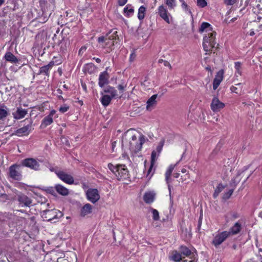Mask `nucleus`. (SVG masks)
I'll return each instance as SVG.
<instances>
[{
	"label": "nucleus",
	"instance_id": "nucleus-1",
	"mask_svg": "<svg viewBox=\"0 0 262 262\" xmlns=\"http://www.w3.org/2000/svg\"><path fill=\"white\" fill-rule=\"evenodd\" d=\"M199 32L200 33L207 32V34H205L204 37L203 46L205 51H210L215 45L216 33L212 31L211 25L206 22H203L201 24L199 28Z\"/></svg>",
	"mask_w": 262,
	"mask_h": 262
},
{
	"label": "nucleus",
	"instance_id": "nucleus-2",
	"mask_svg": "<svg viewBox=\"0 0 262 262\" xmlns=\"http://www.w3.org/2000/svg\"><path fill=\"white\" fill-rule=\"evenodd\" d=\"M38 1L42 11V15L38 18V21L40 23H44L48 20L53 11L55 0H49L50 4H48L47 0Z\"/></svg>",
	"mask_w": 262,
	"mask_h": 262
},
{
	"label": "nucleus",
	"instance_id": "nucleus-3",
	"mask_svg": "<svg viewBox=\"0 0 262 262\" xmlns=\"http://www.w3.org/2000/svg\"><path fill=\"white\" fill-rule=\"evenodd\" d=\"M108 168L115 174L118 180H126L129 178V171L124 165H114L109 163Z\"/></svg>",
	"mask_w": 262,
	"mask_h": 262
},
{
	"label": "nucleus",
	"instance_id": "nucleus-4",
	"mask_svg": "<svg viewBox=\"0 0 262 262\" xmlns=\"http://www.w3.org/2000/svg\"><path fill=\"white\" fill-rule=\"evenodd\" d=\"M62 216V213L56 209L46 210L42 212L41 215L44 221L52 223L57 222Z\"/></svg>",
	"mask_w": 262,
	"mask_h": 262
},
{
	"label": "nucleus",
	"instance_id": "nucleus-5",
	"mask_svg": "<svg viewBox=\"0 0 262 262\" xmlns=\"http://www.w3.org/2000/svg\"><path fill=\"white\" fill-rule=\"evenodd\" d=\"M117 32L114 29L112 30L106 37L100 36L98 38V41L99 43L105 42V47H111L114 45V41L118 38Z\"/></svg>",
	"mask_w": 262,
	"mask_h": 262
},
{
	"label": "nucleus",
	"instance_id": "nucleus-6",
	"mask_svg": "<svg viewBox=\"0 0 262 262\" xmlns=\"http://www.w3.org/2000/svg\"><path fill=\"white\" fill-rule=\"evenodd\" d=\"M28 122L27 124H24V126L21 128L16 129L14 132V135L18 137L27 136L29 134L32 127V120L31 119H26L21 122Z\"/></svg>",
	"mask_w": 262,
	"mask_h": 262
},
{
	"label": "nucleus",
	"instance_id": "nucleus-7",
	"mask_svg": "<svg viewBox=\"0 0 262 262\" xmlns=\"http://www.w3.org/2000/svg\"><path fill=\"white\" fill-rule=\"evenodd\" d=\"M230 236L228 231H224L216 233L211 242L212 244L217 248Z\"/></svg>",
	"mask_w": 262,
	"mask_h": 262
},
{
	"label": "nucleus",
	"instance_id": "nucleus-8",
	"mask_svg": "<svg viewBox=\"0 0 262 262\" xmlns=\"http://www.w3.org/2000/svg\"><path fill=\"white\" fill-rule=\"evenodd\" d=\"M17 200L21 207H30L32 204V200L23 193L17 194Z\"/></svg>",
	"mask_w": 262,
	"mask_h": 262
},
{
	"label": "nucleus",
	"instance_id": "nucleus-9",
	"mask_svg": "<svg viewBox=\"0 0 262 262\" xmlns=\"http://www.w3.org/2000/svg\"><path fill=\"white\" fill-rule=\"evenodd\" d=\"M21 164L25 167H28L35 171L40 170V164L38 162L33 158H26L21 162Z\"/></svg>",
	"mask_w": 262,
	"mask_h": 262
},
{
	"label": "nucleus",
	"instance_id": "nucleus-10",
	"mask_svg": "<svg viewBox=\"0 0 262 262\" xmlns=\"http://www.w3.org/2000/svg\"><path fill=\"white\" fill-rule=\"evenodd\" d=\"M56 174L58 178L64 183L68 184H73L74 183V178L71 175L62 170H58L56 171Z\"/></svg>",
	"mask_w": 262,
	"mask_h": 262
},
{
	"label": "nucleus",
	"instance_id": "nucleus-11",
	"mask_svg": "<svg viewBox=\"0 0 262 262\" xmlns=\"http://www.w3.org/2000/svg\"><path fill=\"white\" fill-rule=\"evenodd\" d=\"M60 64V62H56L54 60H51L48 64L42 66L39 68L38 71V75L42 74L47 76H49L50 71L54 65H58Z\"/></svg>",
	"mask_w": 262,
	"mask_h": 262
},
{
	"label": "nucleus",
	"instance_id": "nucleus-12",
	"mask_svg": "<svg viewBox=\"0 0 262 262\" xmlns=\"http://www.w3.org/2000/svg\"><path fill=\"white\" fill-rule=\"evenodd\" d=\"M18 166L13 164L9 167V176L10 178L15 180H20L22 178L21 173L18 171Z\"/></svg>",
	"mask_w": 262,
	"mask_h": 262
},
{
	"label": "nucleus",
	"instance_id": "nucleus-13",
	"mask_svg": "<svg viewBox=\"0 0 262 262\" xmlns=\"http://www.w3.org/2000/svg\"><path fill=\"white\" fill-rule=\"evenodd\" d=\"M56 114V111L52 110L50 111L49 114L45 117L41 121V127H46L47 126L51 124L53 122V117Z\"/></svg>",
	"mask_w": 262,
	"mask_h": 262
},
{
	"label": "nucleus",
	"instance_id": "nucleus-14",
	"mask_svg": "<svg viewBox=\"0 0 262 262\" xmlns=\"http://www.w3.org/2000/svg\"><path fill=\"white\" fill-rule=\"evenodd\" d=\"M88 199L93 203L98 201L100 198L98 191L97 189H90L86 192Z\"/></svg>",
	"mask_w": 262,
	"mask_h": 262
},
{
	"label": "nucleus",
	"instance_id": "nucleus-15",
	"mask_svg": "<svg viewBox=\"0 0 262 262\" xmlns=\"http://www.w3.org/2000/svg\"><path fill=\"white\" fill-rule=\"evenodd\" d=\"M225 107L224 103L220 101V100L216 97H214L210 104L211 110L214 112H217Z\"/></svg>",
	"mask_w": 262,
	"mask_h": 262
},
{
	"label": "nucleus",
	"instance_id": "nucleus-16",
	"mask_svg": "<svg viewBox=\"0 0 262 262\" xmlns=\"http://www.w3.org/2000/svg\"><path fill=\"white\" fill-rule=\"evenodd\" d=\"M158 13L160 16L166 23L170 24V21L169 16H170V14L168 12L167 9L163 5L159 7Z\"/></svg>",
	"mask_w": 262,
	"mask_h": 262
},
{
	"label": "nucleus",
	"instance_id": "nucleus-17",
	"mask_svg": "<svg viewBox=\"0 0 262 262\" xmlns=\"http://www.w3.org/2000/svg\"><path fill=\"white\" fill-rule=\"evenodd\" d=\"M136 132L138 134V137L139 138V143H137L135 146V149H134V151L135 152H138V151L140 150L142 147V145L145 143L146 140H145V137L141 133L139 132L138 130H137L135 129H134L132 128V131Z\"/></svg>",
	"mask_w": 262,
	"mask_h": 262
},
{
	"label": "nucleus",
	"instance_id": "nucleus-18",
	"mask_svg": "<svg viewBox=\"0 0 262 262\" xmlns=\"http://www.w3.org/2000/svg\"><path fill=\"white\" fill-rule=\"evenodd\" d=\"M223 75L224 71L222 70H220L216 73L213 81V89L214 90H215L218 88L221 82L222 81L223 79Z\"/></svg>",
	"mask_w": 262,
	"mask_h": 262
},
{
	"label": "nucleus",
	"instance_id": "nucleus-19",
	"mask_svg": "<svg viewBox=\"0 0 262 262\" xmlns=\"http://www.w3.org/2000/svg\"><path fill=\"white\" fill-rule=\"evenodd\" d=\"M27 114V111L20 107H17L15 112L12 113V115L14 119L19 120L25 117Z\"/></svg>",
	"mask_w": 262,
	"mask_h": 262
},
{
	"label": "nucleus",
	"instance_id": "nucleus-20",
	"mask_svg": "<svg viewBox=\"0 0 262 262\" xmlns=\"http://www.w3.org/2000/svg\"><path fill=\"white\" fill-rule=\"evenodd\" d=\"M108 74L106 71L103 72L100 74L98 82L100 87L103 88L105 84L108 83Z\"/></svg>",
	"mask_w": 262,
	"mask_h": 262
},
{
	"label": "nucleus",
	"instance_id": "nucleus-21",
	"mask_svg": "<svg viewBox=\"0 0 262 262\" xmlns=\"http://www.w3.org/2000/svg\"><path fill=\"white\" fill-rule=\"evenodd\" d=\"M242 230V225L239 221L236 222L233 226H232L228 232L229 235H236L238 234Z\"/></svg>",
	"mask_w": 262,
	"mask_h": 262
},
{
	"label": "nucleus",
	"instance_id": "nucleus-22",
	"mask_svg": "<svg viewBox=\"0 0 262 262\" xmlns=\"http://www.w3.org/2000/svg\"><path fill=\"white\" fill-rule=\"evenodd\" d=\"M9 114V108L4 104H0V120H5Z\"/></svg>",
	"mask_w": 262,
	"mask_h": 262
},
{
	"label": "nucleus",
	"instance_id": "nucleus-23",
	"mask_svg": "<svg viewBox=\"0 0 262 262\" xmlns=\"http://www.w3.org/2000/svg\"><path fill=\"white\" fill-rule=\"evenodd\" d=\"M56 191L60 195L66 196L69 193V189L61 184H56L55 186Z\"/></svg>",
	"mask_w": 262,
	"mask_h": 262
},
{
	"label": "nucleus",
	"instance_id": "nucleus-24",
	"mask_svg": "<svg viewBox=\"0 0 262 262\" xmlns=\"http://www.w3.org/2000/svg\"><path fill=\"white\" fill-rule=\"evenodd\" d=\"M158 97L157 94L153 95L147 101L146 108L147 110H151L157 104L156 99Z\"/></svg>",
	"mask_w": 262,
	"mask_h": 262
},
{
	"label": "nucleus",
	"instance_id": "nucleus-25",
	"mask_svg": "<svg viewBox=\"0 0 262 262\" xmlns=\"http://www.w3.org/2000/svg\"><path fill=\"white\" fill-rule=\"evenodd\" d=\"M155 198V193L153 192H147L145 193L143 196L144 202L147 204L152 203Z\"/></svg>",
	"mask_w": 262,
	"mask_h": 262
},
{
	"label": "nucleus",
	"instance_id": "nucleus-26",
	"mask_svg": "<svg viewBox=\"0 0 262 262\" xmlns=\"http://www.w3.org/2000/svg\"><path fill=\"white\" fill-rule=\"evenodd\" d=\"M4 58L6 61L12 63H17L18 61L17 58L10 52L6 53Z\"/></svg>",
	"mask_w": 262,
	"mask_h": 262
},
{
	"label": "nucleus",
	"instance_id": "nucleus-27",
	"mask_svg": "<svg viewBox=\"0 0 262 262\" xmlns=\"http://www.w3.org/2000/svg\"><path fill=\"white\" fill-rule=\"evenodd\" d=\"M92 206L90 204L84 205L81 209L80 215L82 216H84L92 212Z\"/></svg>",
	"mask_w": 262,
	"mask_h": 262
},
{
	"label": "nucleus",
	"instance_id": "nucleus-28",
	"mask_svg": "<svg viewBox=\"0 0 262 262\" xmlns=\"http://www.w3.org/2000/svg\"><path fill=\"white\" fill-rule=\"evenodd\" d=\"M113 99L109 95H103L100 100L102 105L106 107L108 106Z\"/></svg>",
	"mask_w": 262,
	"mask_h": 262
},
{
	"label": "nucleus",
	"instance_id": "nucleus-29",
	"mask_svg": "<svg viewBox=\"0 0 262 262\" xmlns=\"http://www.w3.org/2000/svg\"><path fill=\"white\" fill-rule=\"evenodd\" d=\"M169 259L175 262H179L182 260L181 254L177 251H173L172 252L171 255L169 257Z\"/></svg>",
	"mask_w": 262,
	"mask_h": 262
},
{
	"label": "nucleus",
	"instance_id": "nucleus-30",
	"mask_svg": "<svg viewBox=\"0 0 262 262\" xmlns=\"http://www.w3.org/2000/svg\"><path fill=\"white\" fill-rule=\"evenodd\" d=\"M96 70L95 66L92 63H86L84 66L83 70L85 72L91 74L95 72Z\"/></svg>",
	"mask_w": 262,
	"mask_h": 262
},
{
	"label": "nucleus",
	"instance_id": "nucleus-31",
	"mask_svg": "<svg viewBox=\"0 0 262 262\" xmlns=\"http://www.w3.org/2000/svg\"><path fill=\"white\" fill-rule=\"evenodd\" d=\"M179 249L181 254L186 256H189L192 253L191 250L185 246H181Z\"/></svg>",
	"mask_w": 262,
	"mask_h": 262
},
{
	"label": "nucleus",
	"instance_id": "nucleus-32",
	"mask_svg": "<svg viewBox=\"0 0 262 262\" xmlns=\"http://www.w3.org/2000/svg\"><path fill=\"white\" fill-rule=\"evenodd\" d=\"M146 11V8L143 6H141L139 10H138V17L139 19L142 20L144 17H145V14Z\"/></svg>",
	"mask_w": 262,
	"mask_h": 262
},
{
	"label": "nucleus",
	"instance_id": "nucleus-33",
	"mask_svg": "<svg viewBox=\"0 0 262 262\" xmlns=\"http://www.w3.org/2000/svg\"><path fill=\"white\" fill-rule=\"evenodd\" d=\"M149 211L152 213V217L154 221H158L159 220V213L158 211L153 208L150 207Z\"/></svg>",
	"mask_w": 262,
	"mask_h": 262
},
{
	"label": "nucleus",
	"instance_id": "nucleus-34",
	"mask_svg": "<svg viewBox=\"0 0 262 262\" xmlns=\"http://www.w3.org/2000/svg\"><path fill=\"white\" fill-rule=\"evenodd\" d=\"M174 165H170L165 172V180L167 184L169 183V179L174 169Z\"/></svg>",
	"mask_w": 262,
	"mask_h": 262
},
{
	"label": "nucleus",
	"instance_id": "nucleus-35",
	"mask_svg": "<svg viewBox=\"0 0 262 262\" xmlns=\"http://www.w3.org/2000/svg\"><path fill=\"white\" fill-rule=\"evenodd\" d=\"M225 188V186H223L222 184H219L216 189L214 190V192L213 194V196L214 198H216L219 194V193Z\"/></svg>",
	"mask_w": 262,
	"mask_h": 262
},
{
	"label": "nucleus",
	"instance_id": "nucleus-36",
	"mask_svg": "<svg viewBox=\"0 0 262 262\" xmlns=\"http://www.w3.org/2000/svg\"><path fill=\"white\" fill-rule=\"evenodd\" d=\"M105 93H108L110 94L109 95L113 98H114L117 95V91L115 89V88L113 87H108L104 90Z\"/></svg>",
	"mask_w": 262,
	"mask_h": 262
},
{
	"label": "nucleus",
	"instance_id": "nucleus-37",
	"mask_svg": "<svg viewBox=\"0 0 262 262\" xmlns=\"http://www.w3.org/2000/svg\"><path fill=\"white\" fill-rule=\"evenodd\" d=\"M141 106L142 105L140 103H139V104L136 103L134 105V106H132V112H134L136 114L140 113L143 110V108L141 107Z\"/></svg>",
	"mask_w": 262,
	"mask_h": 262
},
{
	"label": "nucleus",
	"instance_id": "nucleus-38",
	"mask_svg": "<svg viewBox=\"0 0 262 262\" xmlns=\"http://www.w3.org/2000/svg\"><path fill=\"white\" fill-rule=\"evenodd\" d=\"M165 3L169 9H173L176 6V0H165Z\"/></svg>",
	"mask_w": 262,
	"mask_h": 262
},
{
	"label": "nucleus",
	"instance_id": "nucleus-39",
	"mask_svg": "<svg viewBox=\"0 0 262 262\" xmlns=\"http://www.w3.org/2000/svg\"><path fill=\"white\" fill-rule=\"evenodd\" d=\"M159 156V154L157 153L156 151L153 150L151 155V165L154 164L157 158Z\"/></svg>",
	"mask_w": 262,
	"mask_h": 262
},
{
	"label": "nucleus",
	"instance_id": "nucleus-40",
	"mask_svg": "<svg viewBox=\"0 0 262 262\" xmlns=\"http://www.w3.org/2000/svg\"><path fill=\"white\" fill-rule=\"evenodd\" d=\"M70 108V107L68 105L66 104H64L60 106L59 108V111L61 113H64L67 112Z\"/></svg>",
	"mask_w": 262,
	"mask_h": 262
},
{
	"label": "nucleus",
	"instance_id": "nucleus-41",
	"mask_svg": "<svg viewBox=\"0 0 262 262\" xmlns=\"http://www.w3.org/2000/svg\"><path fill=\"white\" fill-rule=\"evenodd\" d=\"M234 191V188H232L230 190H229L227 192H226L224 194L223 198L224 200H228L229 199L231 195L232 194Z\"/></svg>",
	"mask_w": 262,
	"mask_h": 262
},
{
	"label": "nucleus",
	"instance_id": "nucleus-42",
	"mask_svg": "<svg viewBox=\"0 0 262 262\" xmlns=\"http://www.w3.org/2000/svg\"><path fill=\"white\" fill-rule=\"evenodd\" d=\"M45 165L49 169V170L51 172H54L56 173V171H58V170H57V168H54L53 167L52 165L49 162H46L45 163Z\"/></svg>",
	"mask_w": 262,
	"mask_h": 262
},
{
	"label": "nucleus",
	"instance_id": "nucleus-43",
	"mask_svg": "<svg viewBox=\"0 0 262 262\" xmlns=\"http://www.w3.org/2000/svg\"><path fill=\"white\" fill-rule=\"evenodd\" d=\"M236 85L237 86H239L240 87L241 90H242V86H241L242 84L241 83H239ZM230 90L232 91V92L235 93L236 94H238L241 92V90L238 91L237 88H236V86H232L230 88Z\"/></svg>",
	"mask_w": 262,
	"mask_h": 262
},
{
	"label": "nucleus",
	"instance_id": "nucleus-44",
	"mask_svg": "<svg viewBox=\"0 0 262 262\" xmlns=\"http://www.w3.org/2000/svg\"><path fill=\"white\" fill-rule=\"evenodd\" d=\"M124 14L125 16H129L131 13V7L129 5H127L123 10Z\"/></svg>",
	"mask_w": 262,
	"mask_h": 262
},
{
	"label": "nucleus",
	"instance_id": "nucleus-45",
	"mask_svg": "<svg viewBox=\"0 0 262 262\" xmlns=\"http://www.w3.org/2000/svg\"><path fill=\"white\" fill-rule=\"evenodd\" d=\"M207 4L206 0H197V5L201 8L205 7Z\"/></svg>",
	"mask_w": 262,
	"mask_h": 262
},
{
	"label": "nucleus",
	"instance_id": "nucleus-46",
	"mask_svg": "<svg viewBox=\"0 0 262 262\" xmlns=\"http://www.w3.org/2000/svg\"><path fill=\"white\" fill-rule=\"evenodd\" d=\"M235 68L236 70V72L238 73L239 75H241L242 72L241 71V63L240 62H235Z\"/></svg>",
	"mask_w": 262,
	"mask_h": 262
},
{
	"label": "nucleus",
	"instance_id": "nucleus-47",
	"mask_svg": "<svg viewBox=\"0 0 262 262\" xmlns=\"http://www.w3.org/2000/svg\"><path fill=\"white\" fill-rule=\"evenodd\" d=\"M182 7L183 9L185 10L186 12H188L189 14H191V11L190 9L185 2L182 4Z\"/></svg>",
	"mask_w": 262,
	"mask_h": 262
},
{
	"label": "nucleus",
	"instance_id": "nucleus-48",
	"mask_svg": "<svg viewBox=\"0 0 262 262\" xmlns=\"http://www.w3.org/2000/svg\"><path fill=\"white\" fill-rule=\"evenodd\" d=\"M164 141H161L160 142L159 144L157 147V148H156L157 151H157V152H158L159 154L162 149V148H163V146L164 145Z\"/></svg>",
	"mask_w": 262,
	"mask_h": 262
},
{
	"label": "nucleus",
	"instance_id": "nucleus-49",
	"mask_svg": "<svg viewBox=\"0 0 262 262\" xmlns=\"http://www.w3.org/2000/svg\"><path fill=\"white\" fill-rule=\"evenodd\" d=\"M202 219H203V214H202V213H201L199 219V221H198V224L197 229L198 231H199L201 229V227L202 223Z\"/></svg>",
	"mask_w": 262,
	"mask_h": 262
},
{
	"label": "nucleus",
	"instance_id": "nucleus-50",
	"mask_svg": "<svg viewBox=\"0 0 262 262\" xmlns=\"http://www.w3.org/2000/svg\"><path fill=\"white\" fill-rule=\"evenodd\" d=\"M225 4L227 5H233L238 0H224Z\"/></svg>",
	"mask_w": 262,
	"mask_h": 262
},
{
	"label": "nucleus",
	"instance_id": "nucleus-51",
	"mask_svg": "<svg viewBox=\"0 0 262 262\" xmlns=\"http://www.w3.org/2000/svg\"><path fill=\"white\" fill-rule=\"evenodd\" d=\"M238 182L236 181L235 179H233L231 180L230 183V186L231 187H232L234 189V188L236 186Z\"/></svg>",
	"mask_w": 262,
	"mask_h": 262
},
{
	"label": "nucleus",
	"instance_id": "nucleus-52",
	"mask_svg": "<svg viewBox=\"0 0 262 262\" xmlns=\"http://www.w3.org/2000/svg\"><path fill=\"white\" fill-rule=\"evenodd\" d=\"M127 0H118V4L120 6H124L127 2Z\"/></svg>",
	"mask_w": 262,
	"mask_h": 262
},
{
	"label": "nucleus",
	"instance_id": "nucleus-53",
	"mask_svg": "<svg viewBox=\"0 0 262 262\" xmlns=\"http://www.w3.org/2000/svg\"><path fill=\"white\" fill-rule=\"evenodd\" d=\"M232 219L235 220L239 217V214L237 212H233L231 214Z\"/></svg>",
	"mask_w": 262,
	"mask_h": 262
},
{
	"label": "nucleus",
	"instance_id": "nucleus-54",
	"mask_svg": "<svg viewBox=\"0 0 262 262\" xmlns=\"http://www.w3.org/2000/svg\"><path fill=\"white\" fill-rule=\"evenodd\" d=\"M116 145V141H113L112 142V151L114 152L115 151V148Z\"/></svg>",
	"mask_w": 262,
	"mask_h": 262
},
{
	"label": "nucleus",
	"instance_id": "nucleus-55",
	"mask_svg": "<svg viewBox=\"0 0 262 262\" xmlns=\"http://www.w3.org/2000/svg\"><path fill=\"white\" fill-rule=\"evenodd\" d=\"M163 64H164V65L165 67H169L170 69H171V65H170V63H169L168 61H166V60L164 61Z\"/></svg>",
	"mask_w": 262,
	"mask_h": 262
},
{
	"label": "nucleus",
	"instance_id": "nucleus-56",
	"mask_svg": "<svg viewBox=\"0 0 262 262\" xmlns=\"http://www.w3.org/2000/svg\"><path fill=\"white\" fill-rule=\"evenodd\" d=\"M125 87V86L123 84H119L118 86V89L120 91H123L124 90Z\"/></svg>",
	"mask_w": 262,
	"mask_h": 262
},
{
	"label": "nucleus",
	"instance_id": "nucleus-57",
	"mask_svg": "<svg viewBox=\"0 0 262 262\" xmlns=\"http://www.w3.org/2000/svg\"><path fill=\"white\" fill-rule=\"evenodd\" d=\"M154 164L151 165V163H150V166L148 170L147 174V177L149 175L150 173L151 172L152 170V167L154 166Z\"/></svg>",
	"mask_w": 262,
	"mask_h": 262
},
{
	"label": "nucleus",
	"instance_id": "nucleus-58",
	"mask_svg": "<svg viewBox=\"0 0 262 262\" xmlns=\"http://www.w3.org/2000/svg\"><path fill=\"white\" fill-rule=\"evenodd\" d=\"M237 19V17H234L233 18H232V19H231L228 22H227V20H226V22L228 23V24H230L231 23H233L234 21H235Z\"/></svg>",
	"mask_w": 262,
	"mask_h": 262
},
{
	"label": "nucleus",
	"instance_id": "nucleus-59",
	"mask_svg": "<svg viewBox=\"0 0 262 262\" xmlns=\"http://www.w3.org/2000/svg\"><path fill=\"white\" fill-rule=\"evenodd\" d=\"M256 31L259 32L262 31V24L259 25L258 29L255 30Z\"/></svg>",
	"mask_w": 262,
	"mask_h": 262
},
{
	"label": "nucleus",
	"instance_id": "nucleus-60",
	"mask_svg": "<svg viewBox=\"0 0 262 262\" xmlns=\"http://www.w3.org/2000/svg\"><path fill=\"white\" fill-rule=\"evenodd\" d=\"M255 34L254 30V29H251L250 31L249 35L250 36H253Z\"/></svg>",
	"mask_w": 262,
	"mask_h": 262
},
{
	"label": "nucleus",
	"instance_id": "nucleus-61",
	"mask_svg": "<svg viewBox=\"0 0 262 262\" xmlns=\"http://www.w3.org/2000/svg\"><path fill=\"white\" fill-rule=\"evenodd\" d=\"M94 59H95V61H96L97 63H100V62H101V60L100 58H96V57H94Z\"/></svg>",
	"mask_w": 262,
	"mask_h": 262
},
{
	"label": "nucleus",
	"instance_id": "nucleus-62",
	"mask_svg": "<svg viewBox=\"0 0 262 262\" xmlns=\"http://www.w3.org/2000/svg\"><path fill=\"white\" fill-rule=\"evenodd\" d=\"M52 60H54V61H56V62H60V63H61V60H57V57H54Z\"/></svg>",
	"mask_w": 262,
	"mask_h": 262
},
{
	"label": "nucleus",
	"instance_id": "nucleus-63",
	"mask_svg": "<svg viewBox=\"0 0 262 262\" xmlns=\"http://www.w3.org/2000/svg\"><path fill=\"white\" fill-rule=\"evenodd\" d=\"M48 190L51 192V193H52L54 192V188L53 187H49L48 189Z\"/></svg>",
	"mask_w": 262,
	"mask_h": 262
},
{
	"label": "nucleus",
	"instance_id": "nucleus-64",
	"mask_svg": "<svg viewBox=\"0 0 262 262\" xmlns=\"http://www.w3.org/2000/svg\"><path fill=\"white\" fill-rule=\"evenodd\" d=\"M137 139V135L134 134L133 135H132V140L134 141V140H136Z\"/></svg>",
	"mask_w": 262,
	"mask_h": 262
}]
</instances>
